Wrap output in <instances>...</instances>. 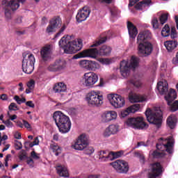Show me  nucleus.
Here are the masks:
<instances>
[{
  "instance_id": "4d7b16f0",
  "label": "nucleus",
  "mask_w": 178,
  "mask_h": 178,
  "mask_svg": "<svg viewBox=\"0 0 178 178\" xmlns=\"http://www.w3.org/2000/svg\"><path fill=\"white\" fill-rule=\"evenodd\" d=\"M3 123H4V124H6V127H12L13 126V122H10V120H9L3 121Z\"/></svg>"
},
{
  "instance_id": "c9c22d12",
  "label": "nucleus",
  "mask_w": 178,
  "mask_h": 178,
  "mask_svg": "<svg viewBox=\"0 0 178 178\" xmlns=\"http://www.w3.org/2000/svg\"><path fill=\"white\" fill-rule=\"evenodd\" d=\"M161 35L163 37H169L170 35V27L168 24H165L162 29Z\"/></svg>"
},
{
  "instance_id": "79ce46f5",
  "label": "nucleus",
  "mask_w": 178,
  "mask_h": 178,
  "mask_svg": "<svg viewBox=\"0 0 178 178\" xmlns=\"http://www.w3.org/2000/svg\"><path fill=\"white\" fill-rule=\"evenodd\" d=\"M152 25L154 30L159 29V26H161V24H159V20L158 19V18L153 17V19H152Z\"/></svg>"
},
{
  "instance_id": "9d476101",
  "label": "nucleus",
  "mask_w": 178,
  "mask_h": 178,
  "mask_svg": "<svg viewBox=\"0 0 178 178\" xmlns=\"http://www.w3.org/2000/svg\"><path fill=\"white\" fill-rule=\"evenodd\" d=\"M88 105L99 106L104 104V96L99 95V91H91L86 96Z\"/></svg>"
},
{
  "instance_id": "58836bf2",
  "label": "nucleus",
  "mask_w": 178,
  "mask_h": 178,
  "mask_svg": "<svg viewBox=\"0 0 178 178\" xmlns=\"http://www.w3.org/2000/svg\"><path fill=\"white\" fill-rule=\"evenodd\" d=\"M122 155H123V151H120L117 152H110V161H113V159L120 158V156Z\"/></svg>"
},
{
  "instance_id": "3c124183",
  "label": "nucleus",
  "mask_w": 178,
  "mask_h": 178,
  "mask_svg": "<svg viewBox=\"0 0 178 178\" xmlns=\"http://www.w3.org/2000/svg\"><path fill=\"white\" fill-rule=\"evenodd\" d=\"M131 113V111L129 110V108H127L126 110H123L121 111V116L122 118H126V116H128V115H130Z\"/></svg>"
},
{
  "instance_id": "de8ad7c7",
  "label": "nucleus",
  "mask_w": 178,
  "mask_h": 178,
  "mask_svg": "<svg viewBox=\"0 0 178 178\" xmlns=\"http://www.w3.org/2000/svg\"><path fill=\"white\" fill-rule=\"evenodd\" d=\"M95 151V149H94V147H88L85 149V154H86V155H91L92 154H94Z\"/></svg>"
},
{
  "instance_id": "338daca9",
  "label": "nucleus",
  "mask_w": 178,
  "mask_h": 178,
  "mask_svg": "<svg viewBox=\"0 0 178 178\" xmlns=\"http://www.w3.org/2000/svg\"><path fill=\"white\" fill-rule=\"evenodd\" d=\"M23 19L22 17H17L15 22L17 23L18 24H20V23H22Z\"/></svg>"
},
{
  "instance_id": "2f4dec72",
  "label": "nucleus",
  "mask_w": 178,
  "mask_h": 178,
  "mask_svg": "<svg viewBox=\"0 0 178 178\" xmlns=\"http://www.w3.org/2000/svg\"><path fill=\"white\" fill-rule=\"evenodd\" d=\"M129 101L130 102H144L145 97L144 96L134 95L129 97Z\"/></svg>"
},
{
  "instance_id": "a878e982",
  "label": "nucleus",
  "mask_w": 178,
  "mask_h": 178,
  "mask_svg": "<svg viewBox=\"0 0 178 178\" xmlns=\"http://www.w3.org/2000/svg\"><path fill=\"white\" fill-rule=\"evenodd\" d=\"M177 45V41L176 40H167L164 42V46L168 52H172L173 50L176 49Z\"/></svg>"
},
{
  "instance_id": "f03ea898",
  "label": "nucleus",
  "mask_w": 178,
  "mask_h": 178,
  "mask_svg": "<svg viewBox=\"0 0 178 178\" xmlns=\"http://www.w3.org/2000/svg\"><path fill=\"white\" fill-rule=\"evenodd\" d=\"M160 142L156 145V147L158 150H154L152 153V156L154 159H161V158H165L166 154H173V148H175V139L173 136H169L163 140V138H160Z\"/></svg>"
},
{
  "instance_id": "bb28decb",
  "label": "nucleus",
  "mask_w": 178,
  "mask_h": 178,
  "mask_svg": "<svg viewBox=\"0 0 178 178\" xmlns=\"http://www.w3.org/2000/svg\"><path fill=\"white\" fill-rule=\"evenodd\" d=\"M56 170L60 177H69V171L67 170V168L65 166L57 165Z\"/></svg>"
},
{
  "instance_id": "13d9d810",
  "label": "nucleus",
  "mask_w": 178,
  "mask_h": 178,
  "mask_svg": "<svg viewBox=\"0 0 178 178\" xmlns=\"http://www.w3.org/2000/svg\"><path fill=\"white\" fill-rule=\"evenodd\" d=\"M31 158H33V159H40V156H38L37 154V153L35 152V151H33L31 153Z\"/></svg>"
},
{
  "instance_id": "412c9836",
  "label": "nucleus",
  "mask_w": 178,
  "mask_h": 178,
  "mask_svg": "<svg viewBox=\"0 0 178 178\" xmlns=\"http://www.w3.org/2000/svg\"><path fill=\"white\" fill-rule=\"evenodd\" d=\"M127 29L129 37L133 40H135L136 37H137V34H138V30L137 29V27L134 26V24H133V22L128 21Z\"/></svg>"
},
{
  "instance_id": "680f3d73",
  "label": "nucleus",
  "mask_w": 178,
  "mask_h": 178,
  "mask_svg": "<svg viewBox=\"0 0 178 178\" xmlns=\"http://www.w3.org/2000/svg\"><path fill=\"white\" fill-rule=\"evenodd\" d=\"M101 62L104 65H109L111 63V60H109L108 58H102L101 60Z\"/></svg>"
},
{
  "instance_id": "72a5a7b5",
  "label": "nucleus",
  "mask_w": 178,
  "mask_h": 178,
  "mask_svg": "<svg viewBox=\"0 0 178 178\" xmlns=\"http://www.w3.org/2000/svg\"><path fill=\"white\" fill-rule=\"evenodd\" d=\"M50 149L52 150L56 156H58L60 154V147L56 143L50 145Z\"/></svg>"
},
{
  "instance_id": "e2e57ef3",
  "label": "nucleus",
  "mask_w": 178,
  "mask_h": 178,
  "mask_svg": "<svg viewBox=\"0 0 178 178\" xmlns=\"http://www.w3.org/2000/svg\"><path fill=\"white\" fill-rule=\"evenodd\" d=\"M99 3H106L107 5H109L110 3H112L113 0H97Z\"/></svg>"
},
{
  "instance_id": "37998d69",
  "label": "nucleus",
  "mask_w": 178,
  "mask_h": 178,
  "mask_svg": "<svg viewBox=\"0 0 178 178\" xmlns=\"http://www.w3.org/2000/svg\"><path fill=\"white\" fill-rule=\"evenodd\" d=\"M140 108V104H136L128 107V111H130L131 113H136V112H137V111H138Z\"/></svg>"
},
{
  "instance_id": "c85d7f7f",
  "label": "nucleus",
  "mask_w": 178,
  "mask_h": 178,
  "mask_svg": "<svg viewBox=\"0 0 178 178\" xmlns=\"http://www.w3.org/2000/svg\"><path fill=\"white\" fill-rule=\"evenodd\" d=\"M49 24L53 27L58 29V27H60L62 25V19H60V17L59 16H56L49 21Z\"/></svg>"
},
{
  "instance_id": "9b49d317",
  "label": "nucleus",
  "mask_w": 178,
  "mask_h": 178,
  "mask_svg": "<svg viewBox=\"0 0 178 178\" xmlns=\"http://www.w3.org/2000/svg\"><path fill=\"white\" fill-rule=\"evenodd\" d=\"M127 125L132 129H138V130H143L147 127V124L144 122V118L142 117L130 118L126 121Z\"/></svg>"
},
{
  "instance_id": "4be33fe9",
  "label": "nucleus",
  "mask_w": 178,
  "mask_h": 178,
  "mask_svg": "<svg viewBox=\"0 0 178 178\" xmlns=\"http://www.w3.org/2000/svg\"><path fill=\"white\" fill-rule=\"evenodd\" d=\"M119 131V127L118 125L111 124L107 127L104 133V137H109L112 134H116Z\"/></svg>"
},
{
  "instance_id": "a211bd4d",
  "label": "nucleus",
  "mask_w": 178,
  "mask_h": 178,
  "mask_svg": "<svg viewBox=\"0 0 178 178\" xmlns=\"http://www.w3.org/2000/svg\"><path fill=\"white\" fill-rule=\"evenodd\" d=\"M66 67V61L62 60H57L54 63L51 64L48 67L49 72H60Z\"/></svg>"
},
{
  "instance_id": "393cba45",
  "label": "nucleus",
  "mask_w": 178,
  "mask_h": 178,
  "mask_svg": "<svg viewBox=\"0 0 178 178\" xmlns=\"http://www.w3.org/2000/svg\"><path fill=\"white\" fill-rule=\"evenodd\" d=\"M177 98V93L175 89H170L168 95L165 96V99L167 101L168 105H170L172 101H175Z\"/></svg>"
},
{
  "instance_id": "49530a36",
  "label": "nucleus",
  "mask_w": 178,
  "mask_h": 178,
  "mask_svg": "<svg viewBox=\"0 0 178 178\" xmlns=\"http://www.w3.org/2000/svg\"><path fill=\"white\" fill-rule=\"evenodd\" d=\"M56 28L55 26H53L50 23L47 26V29H46V33H47V34H51V33H54V31H55V29Z\"/></svg>"
},
{
  "instance_id": "603ef678",
  "label": "nucleus",
  "mask_w": 178,
  "mask_h": 178,
  "mask_svg": "<svg viewBox=\"0 0 178 178\" xmlns=\"http://www.w3.org/2000/svg\"><path fill=\"white\" fill-rule=\"evenodd\" d=\"M171 38H176L177 37V33L176 32V28L175 26H172L171 28V34H170Z\"/></svg>"
},
{
  "instance_id": "a19ab883",
  "label": "nucleus",
  "mask_w": 178,
  "mask_h": 178,
  "mask_svg": "<svg viewBox=\"0 0 178 178\" xmlns=\"http://www.w3.org/2000/svg\"><path fill=\"white\" fill-rule=\"evenodd\" d=\"M170 102V105H168L170 106V112H176L178 111V100H175L174 102L173 101H171Z\"/></svg>"
},
{
  "instance_id": "4468645a",
  "label": "nucleus",
  "mask_w": 178,
  "mask_h": 178,
  "mask_svg": "<svg viewBox=\"0 0 178 178\" xmlns=\"http://www.w3.org/2000/svg\"><path fill=\"white\" fill-rule=\"evenodd\" d=\"M87 147H88V138L86 134L79 136L74 144L72 145V147L77 151H83Z\"/></svg>"
},
{
  "instance_id": "7c9ffc66",
  "label": "nucleus",
  "mask_w": 178,
  "mask_h": 178,
  "mask_svg": "<svg viewBox=\"0 0 178 178\" xmlns=\"http://www.w3.org/2000/svg\"><path fill=\"white\" fill-rule=\"evenodd\" d=\"M127 86H131L132 87H136V88H139V87H141V86L143 85V83H141V81L140 80L131 79L127 81Z\"/></svg>"
},
{
  "instance_id": "423d86ee",
  "label": "nucleus",
  "mask_w": 178,
  "mask_h": 178,
  "mask_svg": "<svg viewBox=\"0 0 178 178\" xmlns=\"http://www.w3.org/2000/svg\"><path fill=\"white\" fill-rule=\"evenodd\" d=\"M145 116L147 122L151 124H155L156 129H161L162 127L163 113L160 108H147L145 111Z\"/></svg>"
},
{
  "instance_id": "2eb2a0df",
  "label": "nucleus",
  "mask_w": 178,
  "mask_h": 178,
  "mask_svg": "<svg viewBox=\"0 0 178 178\" xmlns=\"http://www.w3.org/2000/svg\"><path fill=\"white\" fill-rule=\"evenodd\" d=\"M163 173V166L159 162L151 164V172L147 174V178L159 177Z\"/></svg>"
},
{
  "instance_id": "dca6fc26",
  "label": "nucleus",
  "mask_w": 178,
  "mask_h": 178,
  "mask_svg": "<svg viewBox=\"0 0 178 178\" xmlns=\"http://www.w3.org/2000/svg\"><path fill=\"white\" fill-rule=\"evenodd\" d=\"M111 166L118 172V173H127L129 172V163L124 161L117 160L110 163Z\"/></svg>"
},
{
  "instance_id": "aec40b11",
  "label": "nucleus",
  "mask_w": 178,
  "mask_h": 178,
  "mask_svg": "<svg viewBox=\"0 0 178 178\" xmlns=\"http://www.w3.org/2000/svg\"><path fill=\"white\" fill-rule=\"evenodd\" d=\"M118 118V113L116 111H107L104 113L102 115V120L104 123H108V122H111V120H113Z\"/></svg>"
},
{
  "instance_id": "c756f323",
  "label": "nucleus",
  "mask_w": 178,
  "mask_h": 178,
  "mask_svg": "<svg viewBox=\"0 0 178 178\" xmlns=\"http://www.w3.org/2000/svg\"><path fill=\"white\" fill-rule=\"evenodd\" d=\"M99 159L101 161H111V152L105 150H102L99 152Z\"/></svg>"
},
{
  "instance_id": "0eeeda50",
  "label": "nucleus",
  "mask_w": 178,
  "mask_h": 178,
  "mask_svg": "<svg viewBox=\"0 0 178 178\" xmlns=\"http://www.w3.org/2000/svg\"><path fill=\"white\" fill-rule=\"evenodd\" d=\"M19 2L24 3L26 0H3L2 5L5 6V17L7 20L12 19V14L20 8Z\"/></svg>"
},
{
  "instance_id": "20e7f679",
  "label": "nucleus",
  "mask_w": 178,
  "mask_h": 178,
  "mask_svg": "<svg viewBox=\"0 0 178 178\" xmlns=\"http://www.w3.org/2000/svg\"><path fill=\"white\" fill-rule=\"evenodd\" d=\"M53 119L55 121L56 126H57L60 133L66 134L70 131L72 129V122L70 118L63 114L62 111H56L53 114Z\"/></svg>"
},
{
  "instance_id": "69168bd1",
  "label": "nucleus",
  "mask_w": 178,
  "mask_h": 178,
  "mask_svg": "<svg viewBox=\"0 0 178 178\" xmlns=\"http://www.w3.org/2000/svg\"><path fill=\"white\" fill-rule=\"evenodd\" d=\"M0 99H2V101H6L8 100V95L6 94H3L0 96Z\"/></svg>"
},
{
  "instance_id": "f257e3e1",
  "label": "nucleus",
  "mask_w": 178,
  "mask_h": 178,
  "mask_svg": "<svg viewBox=\"0 0 178 178\" xmlns=\"http://www.w3.org/2000/svg\"><path fill=\"white\" fill-rule=\"evenodd\" d=\"M152 37V33L149 30L143 31L138 35L136 44H138V54L140 56H149L152 54L154 46L152 42H148Z\"/></svg>"
},
{
  "instance_id": "6ab92c4d",
  "label": "nucleus",
  "mask_w": 178,
  "mask_h": 178,
  "mask_svg": "<svg viewBox=\"0 0 178 178\" xmlns=\"http://www.w3.org/2000/svg\"><path fill=\"white\" fill-rule=\"evenodd\" d=\"M90 9L86 7H83L82 10H79L76 16V22L78 23H81V22H84L87 20V17L90 16Z\"/></svg>"
},
{
  "instance_id": "052dcab7",
  "label": "nucleus",
  "mask_w": 178,
  "mask_h": 178,
  "mask_svg": "<svg viewBox=\"0 0 178 178\" xmlns=\"http://www.w3.org/2000/svg\"><path fill=\"white\" fill-rule=\"evenodd\" d=\"M26 163L28 165H29V166H31V168H33V166L34 165V160H33V159H31V158H29L27 159Z\"/></svg>"
},
{
  "instance_id": "473e14b6",
  "label": "nucleus",
  "mask_w": 178,
  "mask_h": 178,
  "mask_svg": "<svg viewBox=\"0 0 178 178\" xmlns=\"http://www.w3.org/2000/svg\"><path fill=\"white\" fill-rule=\"evenodd\" d=\"M108 38L106 36H100V38L97 39L93 44L90 46V48H94V47H99L101 44L106 42Z\"/></svg>"
},
{
  "instance_id": "39448f33",
  "label": "nucleus",
  "mask_w": 178,
  "mask_h": 178,
  "mask_svg": "<svg viewBox=\"0 0 178 178\" xmlns=\"http://www.w3.org/2000/svg\"><path fill=\"white\" fill-rule=\"evenodd\" d=\"M60 48H63L65 54H76L83 48V40L77 39L70 41L67 38L63 36L58 42Z\"/></svg>"
},
{
  "instance_id": "f8f14e48",
  "label": "nucleus",
  "mask_w": 178,
  "mask_h": 178,
  "mask_svg": "<svg viewBox=\"0 0 178 178\" xmlns=\"http://www.w3.org/2000/svg\"><path fill=\"white\" fill-rule=\"evenodd\" d=\"M98 81V75L94 72H86L83 75V86L86 88H92Z\"/></svg>"
},
{
  "instance_id": "0e129e2a",
  "label": "nucleus",
  "mask_w": 178,
  "mask_h": 178,
  "mask_svg": "<svg viewBox=\"0 0 178 178\" xmlns=\"http://www.w3.org/2000/svg\"><path fill=\"white\" fill-rule=\"evenodd\" d=\"M140 0H129V6H134L136 2H138Z\"/></svg>"
},
{
  "instance_id": "864d4df0",
  "label": "nucleus",
  "mask_w": 178,
  "mask_h": 178,
  "mask_svg": "<svg viewBox=\"0 0 178 178\" xmlns=\"http://www.w3.org/2000/svg\"><path fill=\"white\" fill-rule=\"evenodd\" d=\"M15 149L19 151V149H22L23 148V145L22 144V142L19 140H16L15 143Z\"/></svg>"
},
{
  "instance_id": "ea45409f",
  "label": "nucleus",
  "mask_w": 178,
  "mask_h": 178,
  "mask_svg": "<svg viewBox=\"0 0 178 178\" xmlns=\"http://www.w3.org/2000/svg\"><path fill=\"white\" fill-rule=\"evenodd\" d=\"M168 16H169V14L168 13H163L160 15L159 22L161 26H163V24H165L166 22H168Z\"/></svg>"
},
{
  "instance_id": "5fc2aeb1",
  "label": "nucleus",
  "mask_w": 178,
  "mask_h": 178,
  "mask_svg": "<svg viewBox=\"0 0 178 178\" xmlns=\"http://www.w3.org/2000/svg\"><path fill=\"white\" fill-rule=\"evenodd\" d=\"M35 84V82L34 80H31L29 82L27 83V87L28 88L32 89L34 88V86Z\"/></svg>"
},
{
  "instance_id": "6e6552de",
  "label": "nucleus",
  "mask_w": 178,
  "mask_h": 178,
  "mask_svg": "<svg viewBox=\"0 0 178 178\" xmlns=\"http://www.w3.org/2000/svg\"><path fill=\"white\" fill-rule=\"evenodd\" d=\"M140 63V58L136 56H132L131 58V63L129 65V62L122 60L120 64V70L121 76L122 77H127L130 74L131 69H136Z\"/></svg>"
},
{
  "instance_id": "8fccbe9b",
  "label": "nucleus",
  "mask_w": 178,
  "mask_h": 178,
  "mask_svg": "<svg viewBox=\"0 0 178 178\" xmlns=\"http://www.w3.org/2000/svg\"><path fill=\"white\" fill-rule=\"evenodd\" d=\"M9 111H19V107H17V105L16 103H10V104L8 106Z\"/></svg>"
},
{
  "instance_id": "bf43d9fd",
  "label": "nucleus",
  "mask_w": 178,
  "mask_h": 178,
  "mask_svg": "<svg viewBox=\"0 0 178 178\" xmlns=\"http://www.w3.org/2000/svg\"><path fill=\"white\" fill-rule=\"evenodd\" d=\"M22 123L26 129H31V125L26 120H23Z\"/></svg>"
},
{
  "instance_id": "c03bdc74",
  "label": "nucleus",
  "mask_w": 178,
  "mask_h": 178,
  "mask_svg": "<svg viewBox=\"0 0 178 178\" xmlns=\"http://www.w3.org/2000/svg\"><path fill=\"white\" fill-rule=\"evenodd\" d=\"M135 155L136 156L139 158L140 162V163H142V165H144V163H145V156L143 154H142L141 153L135 152Z\"/></svg>"
},
{
  "instance_id": "09e8293b",
  "label": "nucleus",
  "mask_w": 178,
  "mask_h": 178,
  "mask_svg": "<svg viewBox=\"0 0 178 178\" xmlns=\"http://www.w3.org/2000/svg\"><path fill=\"white\" fill-rule=\"evenodd\" d=\"M65 30H66V25H63L60 29L59 30V31L55 35V38H58V37H60L61 34H63V31H65Z\"/></svg>"
},
{
  "instance_id": "f704fd0d",
  "label": "nucleus",
  "mask_w": 178,
  "mask_h": 178,
  "mask_svg": "<svg viewBox=\"0 0 178 178\" xmlns=\"http://www.w3.org/2000/svg\"><path fill=\"white\" fill-rule=\"evenodd\" d=\"M167 124L170 129H175L176 127V122L175 120V118L173 116L170 115L167 118Z\"/></svg>"
},
{
  "instance_id": "1a4fd4ad",
  "label": "nucleus",
  "mask_w": 178,
  "mask_h": 178,
  "mask_svg": "<svg viewBox=\"0 0 178 178\" xmlns=\"http://www.w3.org/2000/svg\"><path fill=\"white\" fill-rule=\"evenodd\" d=\"M22 56V70L26 74H31V73L34 72L35 58L34 57V55L30 53H24Z\"/></svg>"
},
{
  "instance_id": "7ed1b4c3",
  "label": "nucleus",
  "mask_w": 178,
  "mask_h": 178,
  "mask_svg": "<svg viewBox=\"0 0 178 178\" xmlns=\"http://www.w3.org/2000/svg\"><path fill=\"white\" fill-rule=\"evenodd\" d=\"M112 52V48L109 46L103 45L99 49L97 48L88 49L83 50L73 56V59H80V58H93L95 59L98 55L99 56H109Z\"/></svg>"
},
{
  "instance_id": "b1692460",
  "label": "nucleus",
  "mask_w": 178,
  "mask_h": 178,
  "mask_svg": "<svg viewBox=\"0 0 178 178\" xmlns=\"http://www.w3.org/2000/svg\"><path fill=\"white\" fill-rule=\"evenodd\" d=\"M157 90L159 91L160 94L164 95L168 92V90H169V86L168 84V81H160L157 83Z\"/></svg>"
},
{
  "instance_id": "774afa93",
  "label": "nucleus",
  "mask_w": 178,
  "mask_h": 178,
  "mask_svg": "<svg viewBox=\"0 0 178 178\" xmlns=\"http://www.w3.org/2000/svg\"><path fill=\"white\" fill-rule=\"evenodd\" d=\"M88 178H101V175H92Z\"/></svg>"
},
{
  "instance_id": "6e6d98bb",
  "label": "nucleus",
  "mask_w": 178,
  "mask_h": 178,
  "mask_svg": "<svg viewBox=\"0 0 178 178\" xmlns=\"http://www.w3.org/2000/svg\"><path fill=\"white\" fill-rule=\"evenodd\" d=\"M25 105L29 108H35V104H34L33 101L25 102Z\"/></svg>"
},
{
  "instance_id": "cd10ccee",
  "label": "nucleus",
  "mask_w": 178,
  "mask_h": 178,
  "mask_svg": "<svg viewBox=\"0 0 178 178\" xmlns=\"http://www.w3.org/2000/svg\"><path fill=\"white\" fill-rule=\"evenodd\" d=\"M53 90L54 92H59L60 94V92H65L67 87L63 82H58L54 85Z\"/></svg>"
},
{
  "instance_id": "a18cd8bd",
  "label": "nucleus",
  "mask_w": 178,
  "mask_h": 178,
  "mask_svg": "<svg viewBox=\"0 0 178 178\" xmlns=\"http://www.w3.org/2000/svg\"><path fill=\"white\" fill-rule=\"evenodd\" d=\"M14 99H15V101H16V102H17V104H18V105H22V104L26 103V99L24 97H22V99H20V97L17 95H15L14 97Z\"/></svg>"
},
{
  "instance_id": "5701e85b",
  "label": "nucleus",
  "mask_w": 178,
  "mask_h": 178,
  "mask_svg": "<svg viewBox=\"0 0 178 178\" xmlns=\"http://www.w3.org/2000/svg\"><path fill=\"white\" fill-rule=\"evenodd\" d=\"M40 55L43 60H48L51 57V45L43 47L40 51Z\"/></svg>"
},
{
  "instance_id": "ddd939ff",
  "label": "nucleus",
  "mask_w": 178,
  "mask_h": 178,
  "mask_svg": "<svg viewBox=\"0 0 178 178\" xmlns=\"http://www.w3.org/2000/svg\"><path fill=\"white\" fill-rule=\"evenodd\" d=\"M107 98L112 106L114 108H122L124 106L126 102L124 97L118 94H110L108 95Z\"/></svg>"
},
{
  "instance_id": "4c0bfd02",
  "label": "nucleus",
  "mask_w": 178,
  "mask_h": 178,
  "mask_svg": "<svg viewBox=\"0 0 178 178\" xmlns=\"http://www.w3.org/2000/svg\"><path fill=\"white\" fill-rule=\"evenodd\" d=\"M149 3H151V0H143L136 4L135 9L140 10L143 8V5H149Z\"/></svg>"
},
{
  "instance_id": "f3484780",
  "label": "nucleus",
  "mask_w": 178,
  "mask_h": 178,
  "mask_svg": "<svg viewBox=\"0 0 178 178\" xmlns=\"http://www.w3.org/2000/svg\"><path fill=\"white\" fill-rule=\"evenodd\" d=\"M79 65L86 70H97L99 67L98 62L90 60H81Z\"/></svg>"
},
{
  "instance_id": "e433bc0d",
  "label": "nucleus",
  "mask_w": 178,
  "mask_h": 178,
  "mask_svg": "<svg viewBox=\"0 0 178 178\" xmlns=\"http://www.w3.org/2000/svg\"><path fill=\"white\" fill-rule=\"evenodd\" d=\"M110 13L111 17H119L120 16V10H119L117 7L110 8Z\"/></svg>"
}]
</instances>
